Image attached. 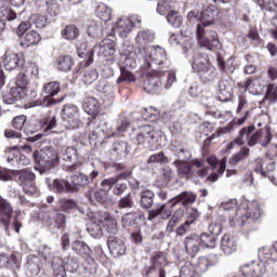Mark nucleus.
<instances>
[{"label":"nucleus","instance_id":"nucleus-28","mask_svg":"<svg viewBox=\"0 0 277 277\" xmlns=\"http://www.w3.org/2000/svg\"><path fill=\"white\" fill-rule=\"evenodd\" d=\"M94 49L97 50L98 57H111L116 53V41L104 39Z\"/></svg>","mask_w":277,"mask_h":277},{"label":"nucleus","instance_id":"nucleus-60","mask_svg":"<svg viewBox=\"0 0 277 277\" xmlns=\"http://www.w3.org/2000/svg\"><path fill=\"white\" fill-rule=\"evenodd\" d=\"M77 155L78 151L75 147H67L61 157L63 161H72V159H77Z\"/></svg>","mask_w":277,"mask_h":277},{"label":"nucleus","instance_id":"nucleus-27","mask_svg":"<svg viewBox=\"0 0 277 277\" xmlns=\"http://www.w3.org/2000/svg\"><path fill=\"white\" fill-rule=\"evenodd\" d=\"M129 153H131V145H129L128 142L118 141L113 144L110 156L113 159L120 161V159H124Z\"/></svg>","mask_w":277,"mask_h":277},{"label":"nucleus","instance_id":"nucleus-64","mask_svg":"<svg viewBox=\"0 0 277 277\" xmlns=\"http://www.w3.org/2000/svg\"><path fill=\"white\" fill-rule=\"evenodd\" d=\"M196 274H198L196 272V269L189 266H183L180 271V277H196Z\"/></svg>","mask_w":277,"mask_h":277},{"label":"nucleus","instance_id":"nucleus-19","mask_svg":"<svg viewBox=\"0 0 277 277\" xmlns=\"http://www.w3.org/2000/svg\"><path fill=\"white\" fill-rule=\"evenodd\" d=\"M107 246L110 254L115 259H118V256H124V254H127V245L118 237H108Z\"/></svg>","mask_w":277,"mask_h":277},{"label":"nucleus","instance_id":"nucleus-44","mask_svg":"<svg viewBox=\"0 0 277 277\" xmlns=\"http://www.w3.org/2000/svg\"><path fill=\"white\" fill-rule=\"evenodd\" d=\"M61 36L64 40H77L79 36V28L75 24H69L61 31Z\"/></svg>","mask_w":277,"mask_h":277},{"label":"nucleus","instance_id":"nucleus-50","mask_svg":"<svg viewBox=\"0 0 277 277\" xmlns=\"http://www.w3.org/2000/svg\"><path fill=\"white\" fill-rule=\"evenodd\" d=\"M207 162L209 166H211V168H213V170L216 169L219 174H224V172H226V162L220 161L217 157L210 156L207 158Z\"/></svg>","mask_w":277,"mask_h":277},{"label":"nucleus","instance_id":"nucleus-22","mask_svg":"<svg viewBox=\"0 0 277 277\" xmlns=\"http://www.w3.org/2000/svg\"><path fill=\"white\" fill-rule=\"evenodd\" d=\"M198 220H200V212L197 209H192L185 222L175 229V235L183 237Z\"/></svg>","mask_w":277,"mask_h":277},{"label":"nucleus","instance_id":"nucleus-43","mask_svg":"<svg viewBox=\"0 0 277 277\" xmlns=\"http://www.w3.org/2000/svg\"><path fill=\"white\" fill-rule=\"evenodd\" d=\"M248 157H250V149L248 147H242L229 158L228 163L229 166H239V163L246 161Z\"/></svg>","mask_w":277,"mask_h":277},{"label":"nucleus","instance_id":"nucleus-17","mask_svg":"<svg viewBox=\"0 0 277 277\" xmlns=\"http://www.w3.org/2000/svg\"><path fill=\"white\" fill-rule=\"evenodd\" d=\"M153 40L154 37L148 30L138 31L135 38V53H137V55H144L146 49H148V44H150Z\"/></svg>","mask_w":277,"mask_h":277},{"label":"nucleus","instance_id":"nucleus-21","mask_svg":"<svg viewBox=\"0 0 277 277\" xmlns=\"http://www.w3.org/2000/svg\"><path fill=\"white\" fill-rule=\"evenodd\" d=\"M240 273L243 277H261L267 274V268L263 264L253 262L240 267Z\"/></svg>","mask_w":277,"mask_h":277},{"label":"nucleus","instance_id":"nucleus-4","mask_svg":"<svg viewBox=\"0 0 277 277\" xmlns=\"http://www.w3.org/2000/svg\"><path fill=\"white\" fill-rule=\"evenodd\" d=\"M197 198L198 196L192 192H182L180 195L168 200V205H171L170 208H168L166 203H162L159 208L150 210L147 220L153 222V220L159 217V215L161 220H170L176 205L181 203L184 209H187V207L196 202Z\"/></svg>","mask_w":277,"mask_h":277},{"label":"nucleus","instance_id":"nucleus-7","mask_svg":"<svg viewBox=\"0 0 277 277\" xmlns=\"http://www.w3.org/2000/svg\"><path fill=\"white\" fill-rule=\"evenodd\" d=\"M261 219V206L259 205V201H253L249 205L248 210L245 215H240L238 219H235V216L229 217V226H240V228H243V226H248L250 224H254L256 220Z\"/></svg>","mask_w":277,"mask_h":277},{"label":"nucleus","instance_id":"nucleus-51","mask_svg":"<svg viewBox=\"0 0 277 277\" xmlns=\"http://www.w3.org/2000/svg\"><path fill=\"white\" fill-rule=\"evenodd\" d=\"M58 206L61 211L64 213H70V211H75V209H77V201L74 199L62 198L58 200Z\"/></svg>","mask_w":277,"mask_h":277},{"label":"nucleus","instance_id":"nucleus-34","mask_svg":"<svg viewBox=\"0 0 277 277\" xmlns=\"http://www.w3.org/2000/svg\"><path fill=\"white\" fill-rule=\"evenodd\" d=\"M170 217L171 219L167 224V233H172L174 228H176V225L183 222V217H185V209L183 208L176 209L173 213H171Z\"/></svg>","mask_w":277,"mask_h":277},{"label":"nucleus","instance_id":"nucleus-53","mask_svg":"<svg viewBox=\"0 0 277 277\" xmlns=\"http://www.w3.org/2000/svg\"><path fill=\"white\" fill-rule=\"evenodd\" d=\"M167 21L169 24L172 25V27H181L183 23V17L180 16L177 11H169L167 14Z\"/></svg>","mask_w":277,"mask_h":277},{"label":"nucleus","instance_id":"nucleus-54","mask_svg":"<svg viewBox=\"0 0 277 277\" xmlns=\"http://www.w3.org/2000/svg\"><path fill=\"white\" fill-rule=\"evenodd\" d=\"M135 202L133 201V194L129 193L118 201L120 209H133Z\"/></svg>","mask_w":277,"mask_h":277},{"label":"nucleus","instance_id":"nucleus-46","mask_svg":"<svg viewBox=\"0 0 277 277\" xmlns=\"http://www.w3.org/2000/svg\"><path fill=\"white\" fill-rule=\"evenodd\" d=\"M213 265H215V263H213V261L209 260V258L201 256L198 259V262L193 265V267L195 268V272L197 274H205V272H207V269H209V267H213Z\"/></svg>","mask_w":277,"mask_h":277},{"label":"nucleus","instance_id":"nucleus-9","mask_svg":"<svg viewBox=\"0 0 277 277\" xmlns=\"http://www.w3.org/2000/svg\"><path fill=\"white\" fill-rule=\"evenodd\" d=\"M17 181L23 187L24 194L34 196L38 194V186H36V173L30 169H23L16 172Z\"/></svg>","mask_w":277,"mask_h":277},{"label":"nucleus","instance_id":"nucleus-2","mask_svg":"<svg viewBox=\"0 0 277 277\" xmlns=\"http://www.w3.org/2000/svg\"><path fill=\"white\" fill-rule=\"evenodd\" d=\"M176 81V72L170 71V67L166 66L164 69H155L146 75L143 82V90L147 94H157L159 90H170L172 84Z\"/></svg>","mask_w":277,"mask_h":277},{"label":"nucleus","instance_id":"nucleus-23","mask_svg":"<svg viewBox=\"0 0 277 277\" xmlns=\"http://www.w3.org/2000/svg\"><path fill=\"white\" fill-rule=\"evenodd\" d=\"M94 49L88 44V42H81L77 47V53L82 58L85 60L81 64H83V68H88L89 66H92L94 63Z\"/></svg>","mask_w":277,"mask_h":277},{"label":"nucleus","instance_id":"nucleus-15","mask_svg":"<svg viewBox=\"0 0 277 277\" xmlns=\"http://www.w3.org/2000/svg\"><path fill=\"white\" fill-rule=\"evenodd\" d=\"M43 224L48 228H56V230H66L67 217L63 212H56L53 216L45 214L43 216Z\"/></svg>","mask_w":277,"mask_h":277},{"label":"nucleus","instance_id":"nucleus-39","mask_svg":"<svg viewBox=\"0 0 277 277\" xmlns=\"http://www.w3.org/2000/svg\"><path fill=\"white\" fill-rule=\"evenodd\" d=\"M83 109L89 116H96L101 109V104L95 97H87L83 103Z\"/></svg>","mask_w":277,"mask_h":277},{"label":"nucleus","instance_id":"nucleus-6","mask_svg":"<svg viewBox=\"0 0 277 277\" xmlns=\"http://www.w3.org/2000/svg\"><path fill=\"white\" fill-rule=\"evenodd\" d=\"M34 160L41 170H51L53 166L60 163V156L53 147H44L34 151Z\"/></svg>","mask_w":277,"mask_h":277},{"label":"nucleus","instance_id":"nucleus-41","mask_svg":"<svg viewBox=\"0 0 277 277\" xmlns=\"http://www.w3.org/2000/svg\"><path fill=\"white\" fill-rule=\"evenodd\" d=\"M51 267L53 269L54 277H68L66 274V267H64V260L60 258H53L51 261Z\"/></svg>","mask_w":277,"mask_h":277},{"label":"nucleus","instance_id":"nucleus-16","mask_svg":"<svg viewBox=\"0 0 277 277\" xmlns=\"http://www.w3.org/2000/svg\"><path fill=\"white\" fill-rule=\"evenodd\" d=\"M259 259L261 263L259 265H264L266 268V274H274L276 269V258L269 248H262L259 250Z\"/></svg>","mask_w":277,"mask_h":277},{"label":"nucleus","instance_id":"nucleus-42","mask_svg":"<svg viewBox=\"0 0 277 277\" xmlns=\"http://www.w3.org/2000/svg\"><path fill=\"white\" fill-rule=\"evenodd\" d=\"M52 189L56 192V194H68L72 192L70 182L62 179H56L52 182Z\"/></svg>","mask_w":277,"mask_h":277},{"label":"nucleus","instance_id":"nucleus-35","mask_svg":"<svg viewBox=\"0 0 277 277\" xmlns=\"http://www.w3.org/2000/svg\"><path fill=\"white\" fill-rule=\"evenodd\" d=\"M69 184L71 192H78L79 187H85V185H90V177L83 173H76L70 176Z\"/></svg>","mask_w":277,"mask_h":277},{"label":"nucleus","instance_id":"nucleus-24","mask_svg":"<svg viewBox=\"0 0 277 277\" xmlns=\"http://www.w3.org/2000/svg\"><path fill=\"white\" fill-rule=\"evenodd\" d=\"M149 58L153 64H156L157 66H162V70H166V66L170 67V65L168 64V54L166 53V49L159 45L151 48L149 52Z\"/></svg>","mask_w":277,"mask_h":277},{"label":"nucleus","instance_id":"nucleus-59","mask_svg":"<svg viewBox=\"0 0 277 277\" xmlns=\"http://www.w3.org/2000/svg\"><path fill=\"white\" fill-rule=\"evenodd\" d=\"M147 163H168V157H166V154L163 151H159L151 155L148 158Z\"/></svg>","mask_w":277,"mask_h":277},{"label":"nucleus","instance_id":"nucleus-30","mask_svg":"<svg viewBox=\"0 0 277 277\" xmlns=\"http://www.w3.org/2000/svg\"><path fill=\"white\" fill-rule=\"evenodd\" d=\"M149 263L158 271L166 269V267L170 265V262H168V253L163 251L154 252L149 259Z\"/></svg>","mask_w":277,"mask_h":277},{"label":"nucleus","instance_id":"nucleus-47","mask_svg":"<svg viewBox=\"0 0 277 277\" xmlns=\"http://www.w3.org/2000/svg\"><path fill=\"white\" fill-rule=\"evenodd\" d=\"M22 72L29 79H38L40 69L36 63H26L23 64Z\"/></svg>","mask_w":277,"mask_h":277},{"label":"nucleus","instance_id":"nucleus-18","mask_svg":"<svg viewBox=\"0 0 277 277\" xmlns=\"http://www.w3.org/2000/svg\"><path fill=\"white\" fill-rule=\"evenodd\" d=\"M184 248L190 259L198 256V252H200V236L198 234H189L184 240Z\"/></svg>","mask_w":277,"mask_h":277},{"label":"nucleus","instance_id":"nucleus-38","mask_svg":"<svg viewBox=\"0 0 277 277\" xmlns=\"http://www.w3.org/2000/svg\"><path fill=\"white\" fill-rule=\"evenodd\" d=\"M161 113L155 106H148L141 110V118L147 122L159 120Z\"/></svg>","mask_w":277,"mask_h":277},{"label":"nucleus","instance_id":"nucleus-31","mask_svg":"<svg viewBox=\"0 0 277 277\" xmlns=\"http://www.w3.org/2000/svg\"><path fill=\"white\" fill-rule=\"evenodd\" d=\"M219 100L226 103L233 98V84L228 80L219 81Z\"/></svg>","mask_w":277,"mask_h":277},{"label":"nucleus","instance_id":"nucleus-40","mask_svg":"<svg viewBox=\"0 0 277 277\" xmlns=\"http://www.w3.org/2000/svg\"><path fill=\"white\" fill-rule=\"evenodd\" d=\"M140 202L143 209H150L155 205V193L150 189H144L140 193Z\"/></svg>","mask_w":277,"mask_h":277},{"label":"nucleus","instance_id":"nucleus-3","mask_svg":"<svg viewBox=\"0 0 277 277\" xmlns=\"http://www.w3.org/2000/svg\"><path fill=\"white\" fill-rule=\"evenodd\" d=\"M130 137L136 146H147L149 150H159L162 147L163 133L155 126H138L132 130Z\"/></svg>","mask_w":277,"mask_h":277},{"label":"nucleus","instance_id":"nucleus-5","mask_svg":"<svg viewBox=\"0 0 277 277\" xmlns=\"http://www.w3.org/2000/svg\"><path fill=\"white\" fill-rule=\"evenodd\" d=\"M205 163L202 159H193L190 163L187 161H177V174L180 179H186V181L194 179L195 175L199 179H205L209 174V167H205ZM194 168H197L196 174Z\"/></svg>","mask_w":277,"mask_h":277},{"label":"nucleus","instance_id":"nucleus-11","mask_svg":"<svg viewBox=\"0 0 277 277\" xmlns=\"http://www.w3.org/2000/svg\"><path fill=\"white\" fill-rule=\"evenodd\" d=\"M205 27L202 24L197 26V39L201 42V47L208 49V51H220L222 49V42L217 38V32L211 30L205 38Z\"/></svg>","mask_w":277,"mask_h":277},{"label":"nucleus","instance_id":"nucleus-62","mask_svg":"<svg viewBox=\"0 0 277 277\" xmlns=\"http://www.w3.org/2000/svg\"><path fill=\"white\" fill-rule=\"evenodd\" d=\"M121 64L123 66V68L121 69H126L130 68L132 70V68H135V66L137 65V63L135 62V57L132 56H121Z\"/></svg>","mask_w":277,"mask_h":277},{"label":"nucleus","instance_id":"nucleus-20","mask_svg":"<svg viewBox=\"0 0 277 277\" xmlns=\"http://www.w3.org/2000/svg\"><path fill=\"white\" fill-rule=\"evenodd\" d=\"M12 206L6 199L0 196V225L8 233L10 230V222L12 220Z\"/></svg>","mask_w":277,"mask_h":277},{"label":"nucleus","instance_id":"nucleus-56","mask_svg":"<svg viewBox=\"0 0 277 277\" xmlns=\"http://www.w3.org/2000/svg\"><path fill=\"white\" fill-rule=\"evenodd\" d=\"M94 200L100 205H107L109 202V194L105 189H100L94 193Z\"/></svg>","mask_w":277,"mask_h":277},{"label":"nucleus","instance_id":"nucleus-8","mask_svg":"<svg viewBox=\"0 0 277 277\" xmlns=\"http://www.w3.org/2000/svg\"><path fill=\"white\" fill-rule=\"evenodd\" d=\"M57 127V118L55 115H44L40 117L37 121L29 124L28 127H25L26 133H38V131H43L44 135H49L51 133L52 129H55Z\"/></svg>","mask_w":277,"mask_h":277},{"label":"nucleus","instance_id":"nucleus-29","mask_svg":"<svg viewBox=\"0 0 277 277\" xmlns=\"http://www.w3.org/2000/svg\"><path fill=\"white\" fill-rule=\"evenodd\" d=\"M55 65L60 72H70L75 66V58L70 54H61L56 57Z\"/></svg>","mask_w":277,"mask_h":277},{"label":"nucleus","instance_id":"nucleus-12","mask_svg":"<svg viewBox=\"0 0 277 277\" xmlns=\"http://www.w3.org/2000/svg\"><path fill=\"white\" fill-rule=\"evenodd\" d=\"M62 90V84L57 81H50L42 87V94H44L42 102L40 105H43V107H51L52 105H55L56 103H62L64 101V97L56 101L53 97L57 96Z\"/></svg>","mask_w":277,"mask_h":277},{"label":"nucleus","instance_id":"nucleus-14","mask_svg":"<svg viewBox=\"0 0 277 277\" xmlns=\"http://www.w3.org/2000/svg\"><path fill=\"white\" fill-rule=\"evenodd\" d=\"M221 14L222 11L217 6L210 4L200 13V23L203 27L214 25L215 21L222 18Z\"/></svg>","mask_w":277,"mask_h":277},{"label":"nucleus","instance_id":"nucleus-58","mask_svg":"<svg viewBox=\"0 0 277 277\" xmlns=\"http://www.w3.org/2000/svg\"><path fill=\"white\" fill-rule=\"evenodd\" d=\"M27 122V116L25 115H19L16 116L13 120H12V127L13 129H15L16 131H23V128L25 127Z\"/></svg>","mask_w":277,"mask_h":277},{"label":"nucleus","instance_id":"nucleus-45","mask_svg":"<svg viewBox=\"0 0 277 277\" xmlns=\"http://www.w3.org/2000/svg\"><path fill=\"white\" fill-rule=\"evenodd\" d=\"M84 275L87 277L94 276L98 269V264H96V261L92 258V255H89L88 258H84V262L82 263Z\"/></svg>","mask_w":277,"mask_h":277},{"label":"nucleus","instance_id":"nucleus-37","mask_svg":"<svg viewBox=\"0 0 277 277\" xmlns=\"http://www.w3.org/2000/svg\"><path fill=\"white\" fill-rule=\"evenodd\" d=\"M71 250L82 256V259H88V256H92V249L85 242L81 240H76L72 242Z\"/></svg>","mask_w":277,"mask_h":277},{"label":"nucleus","instance_id":"nucleus-36","mask_svg":"<svg viewBox=\"0 0 277 277\" xmlns=\"http://www.w3.org/2000/svg\"><path fill=\"white\" fill-rule=\"evenodd\" d=\"M41 40L42 37L40 34H38V31L30 30L25 35L24 40L21 42V47H23V49H29V47H36V44H38Z\"/></svg>","mask_w":277,"mask_h":277},{"label":"nucleus","instance_id":"nucleus-26","mask_svg":"<svg viewBox=\"0 0 277 277\" xmlns=\"http://www.w3.org/2000/svg\"><path fill=\"white\" fill-rule=\"evenodd\" d=\"M21 269V260L18 253L13 252L10 255L6 253H0V269Z\"/></svg>","mask_w":277,"mask_h":277},{"label":"nucleus","instance_id":"nucleus-32","mask_svg":"<svg viewBox=\"0 0 277 277\" xmlns=\"http://www.w3.org/2000/svg\"><path fill=\"white\" fill-rule=\"evenodd\" d=\"M221 250L224 252V254L230 256V254L237 252V240H235V238L230 237L228 234L223 235L221 240Z\"/></svg>","mask_w":277,"mask_h":277},{"label":"nucleus","instance_id":"nucleus-1","mask_svg":"<svg viewBox=\"0 0 277 277\" xmlns=\"http://www.w3.org/2000/svg\"><path fill=\"white\" fill-rule=\"evenodd\" d=\"M182 50L183 53H194L192 69L196 75H198L202 83H211V81H215L217 70L211 66L209 54L202 52L201 49L194 50V42H192V40H186L182 44Z\"/></svg>","mask_w":277,"mask_h":277},{"label":"nucleus","instance_id":"nucleus-48","mask_svg":"<svg viewBox=\"0 0 277 277\" xmlns=\"http://www.w3.org/2000/svg\"><path fill=\"white\" fill-rule=\"evenodd\" d=\"M95 13L98 19L103 21V23H108V21H111V9L105 3L97 5Z\"/></svg>","mask_w":277,"mask_h":277},{"label":"nucleus","instance_id":"nucleus-13","mask_svg":"<svg viewBox=\"0 0 277 277\" xmlns=\"http://www.w3.org/2000/svg\"><path fill=\"white\" fill-rule=\"evenodd\" d=\"M210 234L202 233L199 235V243H202L205 248H215L217 243L216 235L222 233V225L220 224H211L209 225Z\"/></svg>","mask_w":277,"mask_h":277},{"label":"nucleus","instance_id":"nucleus-49","mask_svg":"<svg viewBox=\"0 0 277 277\" xmlns=\"http://www.w3.org/2000/svg\"><path fill=\"white\" fill-rule=\"evenodd\" d=\"M133 27L131 25V21L129 17H121L117 22V31L120 36H124V34H131Z\"/></svg>","mask_w":277,"mask_h":277},{"label":"nucleus","instance_id":"nucleus-33","mask_svg":"<svg viewBox=\"0 0 277 277\" xmlns=\"http://www.w3.org/2000/svg\"><path fill=\"white\" fill-rule=\"evenodd\" d=\"M25 64V60L21 58L17 53L6 54L3 60L5 70H14Z\"/></svg>","mask_w":277,"mask_h":277},{"label":"nucleus","instance_id":"nucleus-52","mask_svg":"<svg viewBox=\"0 0 277 277\" xmlns=\"http://www.w3.org/2000/svg\"><path fill=\"white\" fill-rule=\"evenodd\" d=\"M121 224L124 228L135 226L137 224V212H128L121 219Z\"/></svg>","mask_w":277,"mask_h":277},{"label":"nucleus","instance_id":"nucleus-55","mask_svg":"<svg viewBox=\"0 0 277 277\" xmlns=\"http://www.w3.org/2000/svg\"><path fill=\"white\" fill-rule=\"evenodd\" d=\"M135 74L129 71L128 69H121L120 77L117 79V83H122L124 81H129L130 83H133L136 81Z\"/></svg>","mask_w":277,"mask_h":277},{"label":"nucleus","instance_id":"nucleus-57","mask_svg":"<svg viewBox=\"0 0 277 277\" xmlns=\"http://www.w3.org/2000/svg\"><path fill=\"white\" fill-rule=\"evenodd\" d=\"M96 79H98V71H96V69L87 71L82 77V81L85 85H92V82L96 81Z\"/></svg>","mask_w":277,"mask_h":277},{"label":"nucleus","instance_id":"nucleus-25","mask_svg":"<svg viewBox=\"0 0 277 277\" xmlns=\"http://www.w3.org/2000/svg\"><path fill=\"white\" fill-rule=\"evenodd\" d=\"M98 222L109 235L118 234V221L109 212H100Z\"/></svg>","mask_w":277,"mask_h":277},{"label":"nucleus","instance_id":"nucleus-61","mask_svg":"<svg viewBox=\"0 0 277 277\" xmlns=\"http://www.w3.org/2000/svg\"><path fill=\"white\" fill-rule=\"evenodd\" d=\"M29 77H27L23 71L16 77L15 85L19 88V90H25L29 85Z\"/></svg>","mask_w":277,"mask_h":277},{"label":"nucleus","instance_id":"nucleus-10","mask_svg":"<svg viewBox=\"0 0 277 277\" xmlns=\"http://www.w3.org/2000/svg\"><path fill=\"white\" fill-rule=\"evenodd\" d=\"M62 118L66 129L75 130L81 127L79 107L72 104H65L62 108Z\"/></svg>","mask_w":277,"mask_h":277},{"label":"nucleus","instance_id":"nucleus-63","mask_svg":"<svg viewBox=\"0 0 277 277\" xmlns=\"http://www.w3.org/2000/svg\"><path fill=\"white\" fill-rule=\"evenodd\" d=\"M31 21L38 29L47 27V17L44 15L35 14L31 16Z\"/></svg>","mask_w":277,"mask_h":277}]
</instances>
